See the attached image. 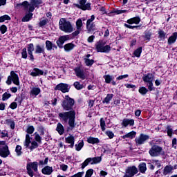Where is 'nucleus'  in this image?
<instances>
[{
	"instance_id": "obj_36",
	"label": "nucleus",
	"mask_w": 177,
	"mask_h": 177,
	"mask_svg": "<svg viewBox=\"0 0 177 177\" xmlns=\"http://www.w3.org/2000/svg\"><path fill=\"white\" fill-rule=\"evenodd\" d=\"M172 171H174V166L167 165L163 169V175H168V174H170Z\"/></svg>"
},
{
	"instance_id": "obj_25",
	"label": "nucleus",
	"mask_w": 177,
	"mask_h": 177,
	"mask_svg": "<svg viewBox=\"0 0 177 177\" xmlns=\"http://www.w3.org/2000/svg\"><path fill=\"white\" fill-rule=\"evenodd\" d=\"M177 39V32H174L172 35L169 37L167 40L168 45H172V44H175Z\"/></svg>"
},
{
	"instance_id": "obj_49",
	"label": "nucleus",
	"mask_w": 177,
	"mask_h": 177,
	"mask_svg": "<svg viewBox=\"0 0 177 177\" xmlns=\"http://www.w3.org/2000/svg\"><path fill=\"white\" fill-rule=\"evenodd\" d=\"M12 18H10V16L8 15H4L1 17H0V23H3L6 20L10 21Z\"/></svg>"
},
{
	"instance_id": "obj_56",
	"label": "nucleus",
	"mask_w": 177,
	"mask_h": 177,
	"mask_svg": "<svg viewBox=\"0 0 177 177\" xmlns=\"http://www.w3.org/2000/svg\"><path fill=\"white\" fill-rule=\"evenodd\" d=\"M120 15V10H117L115 8H113V10H111L110 12L107 14V16L109 17H111L113 16L112 15Z\"/></svg>"
},
{
	"instance_id": "obj_58",
	"label": "nucleus",
	"mask_w": 177,
	"mask_h": 177,
	"mask_svg": "<svg viewBox=\"0 0 177 177\" xmlns=\"http://www.w3.org/2000/svg\"><path fill=\"white\" fill-rule=\"evenodd\" d=\"M147 84H148V90H149L150 92H151V91H156V87H153V80L148 82Z\"/></svg>"
},
{
	"instance_id": "obj_38",
	"label": "nucleus",
	"mask_w": 177,
	"mask_h": 177,
	"mask_svg": "<svg viewBox=\"0 0 177 177\" xmlns=\"http://www.w3.org/2000/svg\"><path fill=\"white\" fill-rule=\"evenodd\" d=\"M32 18V13L29 12L28 14H26L21 19V21L23 23H26L27 21H30V20H31V19Z\"/></svg>"
},
{
	"instance_id": "obj_42",
	"label": "nucleus",
	"mask_w": 177,
	"mask_h": 177,
	"mask_svg": "<svg viewBox=\"0 0 177 177\" xmlns=\"http://www.w3.org/2000/svg\"><path fill=\"white\" fill-rule=\"evenodd\" d=\"M138 92L139 93H140V95H142V96H145V95H146L147 92H149V89H147L145 86H141L138 89Z\"/></svg>"
},
{
	"instance_id": "obj_31",
	"label": "nucleus",
	"mask_w": 177,
	"mask_h": 177,
	"mask_svg": "<svg viewBox=\"0 0 177 177\" xmlns=\"http://www.w3.org/2000/svg\"><path fill=\"white\" fill-rule=\"evenodd\" d=\"M74 48H75V44L73 43H68L64 46L65 52H71V50H73Z\"/></svg>"
},
{
	"instance_id": "obj_30",
	"label": "nucleus",
	"mask_w": 177,
	"mask_h": 177,
	"mask_svg": "<svg viewBox=\"0 0 177 177\" xmlns=\"http://www.w3.org/2000/svg\"><path fill=\"white\" fill-rule=\"evenodd\" d=\"M138 169L141 174H146V171H147L146 162H140L138 167Z\"/></svg>"
},
{
	"instance_id": "obj_52",
	"label": "nucleus",
	"mask_w": 177,
	"mask_h": 177,
	"mask_svg": "<svg viewBox=\"0 0 177 177\" xmlns=\"http://www.w3.org/2000/svg\"><path fill=\"white\" fill-rule=\"evenodd\" d=\"M17 6H23L24 9H28L30 6V3H28V1H24L22 3H18Z\"/></svg>"
},
{
	"instance_id": "obj_15",
	"label": "nucleus",
	"mask_w": 177,
	"mask_h": 177,
	"mask_svg": "<svg viewBox=\"0 0 177 177\" xmlns=\"http://www.w3.org/2000/svg\"><path fill=\"white\" fill-rule=\"evenodd\" d=\"M74 71L75 73L76 77L80 78V80H86V76H85V73H84V71L81 69L80 66H77L75 68Z\"/></svg>"
},
{
	"instance_id": "obj_41",
	"label": "nucleus",
	"mask_w": 177,
	"mask_h": 177,
	"mask_svg": "<svg viewBox=\"0 0 177 177\" xmlns=\"http://www.w3.org/2000/svg\"><path fill=\"white\" fill-rule=\"evenodd\" d=\"M84 60L86 66H87L88 67H91V66L93 65V63H95L94 59H91L89 58H84Z\"/></svg>"
},
{
	"instance_id": "obj_10",
	"label": "nucleus",
	"mask_w": 177,
	"mask_h": 177,
	"mask_svg": "<svg viewBox=\"0 0 177 177\" xmlns=\"http://www.w3.org/2000/svg\"><path fill=\"white\" fill-rule=\"evenodd\" d=\"M150 139V136L149 135H146L144 133H140L138 138L135 139L136 146H141V145H144L146 140H149Z\"/></svg>"
},
{
	"instance_id": "obj_3",
	"label": "nucleus",
	"mask_w": 177,
	"mask_h": 177,
	"mask_svg": "<svg viewBox=\"0 0 177 177\" xmlns=\"http://www.w3.org/2000/svg\"><path fill=\"white\" fill-rule=\"evenodd\" d=\"M59 30L64 31V32H73L74 31V28L71 25V22L66 20L65 18H62L59 20Z\"/></svg>"
},
{
	"instance_id": "obj_29",
	"label": "nucleus",
	"mask_w": 177,
	"mask_h": 177,
	"mask_svg": "<svg viewBox=\"0 0 177 177\" xmlns=\"http://www.w3.org/2000/svg\"><path fill=\"white\" fill-rule=\"evenodd\" d=\"M55 131L58 132L59 135H64V126L60 122H58L57 124V127L55 129Z\"/></svg>"
},
{
	"instance_id": "obj_43",
	"label": "nucleus",
	"mask_w": 177,
	"mask_h": 177,
	"mask_svg": "<svg viewBox=\"0 0 177 177\" xmlns=\"http://www.w3.org/2000/svg\"><path fill=\"white\" fill-rule=\"evenodd\" d=\"M82 26H84V24H82V19L81 18H79L76 21V28H77V30H82Z\"/></svg>"
},
{
	"instance_id": "obj_50",
	"label": "nucleus",
	"mask_w": 177,
	"mask_h": 177,
	"mask_svg": "<svg viewBox=\"0 0 177 177\" xmlns=\"http://www.w3.org/2000/svg\"><path fill=\"white\" fill-rule=\"evenodd\" d=\"M6 122L7 125H10L11 129H15V121L10 119H7L6 120Z\"/></svg>"
},
{
	"instance_id": "obj_40",
	"label": "nucleus",
	"mask_w": 177,
	"mask_h": 177,
	"mask_svg": "<svg viewBox=\"0 0 177 177\" xmlns=\"http://www.w3.org/2000/svg\"><path fill=\"white\" fill-rule=\"evenodd\" d=\"M35 142H38L39 145H42V137L37 132L34 133Z\"/></svg>"
},
{
	"instance_id": "obj_24",
	"label": "nucleus",
	"mask_w": 177,
	"mask_h": 177,
	"mask_svg": "<svg viewBox=\"0 0 177 177\" xmlns=\"http://www.w3.org/2000/svg\"><path fill=\"white\" fill-rule=\"evenodd\" d=\"M53 172V167L50 166H45L41 169V174H43V175H52Z\"/></svg>"
},
{
	"instance_id": "obj_35",
	"label": "nucleus",
	"mask_w": 177,
	"mask_h": 177,
	"mask_svg": "<svg viewBox=\"0 0 177 177\" xmlns=\"http://www.w3.org/2000/svg\"><path fill=\"white\" fill-rule=\"evenodd\" d=\"M114 95L113 94H107L106 97L102 100L103 104H109L110 101L113 99Z\"/></svg>"
},
{
	"instance_id": "obj_22",
	"label": "nucleus",
	"mask_w": 177,
	"mask_h": 177,
	"mask_svg": "<svg viewBox=\"0 0 177 177\" xmlns=\"http://www.w3.org/2000/svg\"><path fill=\"white\" fill-rule=\"evenodd\" d=\"M126 23H127V24H130V25L139 24V23H140V17L137 16V17L130 18V19H127Z\"/></svg>"
},
{
	"instance_id": "obj_17",
	"label": "nucleus",
	"mask_w": 177,
	"mask_h": 177,
	"mask_svg": "<svg viewBox=\"0 0 177 177\" xmlns=\"http://www.w3.org/2000/svg\"><path fill=\"white\" fill-rule=\"evenodd\" d=\"M46 49L48 52L51 50H57V46L55 44H53L50 40L46 41Z\"/></svg>"
},
{
	"instance_id": "obj_34",
	"label": "nucleus",
	"mask_w": 177,
	"mask_h": 177,
	"mask_svg": "<svg viewBox=\"0 0 177 177\" xmlns=\"http://www.w3.org/2000/svg\"><path fill=\"white\" fill-rule=\"evenodd\" d=\"M24 99H26V94L24 93V92H21L20 95H18V97L17 98H15V102H17L19 103V104H21V103H23V100H24Z\"/></svg>"
},
{
	"instance_id": "obj_47",
	"label": "nucleus",
	"mask_w": 177,
	"mask_h": 177,
	"mask_svg": "<svg viewBox=\"0 0 177 177\" xmlns=\"http://www.w3.org/2000/svg\"><path fill=\"white\" fill-rule=\"evenodd\" d=\"M48 23H49V20L48 19H43L39 22V27L44 28V27H45Z\"/></svg>"
},
{
	"instance_id": "obj_54",
	"label": "nucleus",
	"mask_w": 177,
	"mask_h": 177,
	"mask_svg": "<svg viewBox=\"0 0 177 177\" xmlns=\"http://www.w3.org/2000/svg\"><path fill=\"white\" fill-rule=\"evenodd\" d=\"M15 152L17 153V156H20L21 154H23V151H21V146L17 145L15 148Z\"/></svg>"
},
{
	"instance_id": "obj_37",
	"label": "nucleus",
	"mask_w": 177,
	"mask_h": 177,
	"mask_svg": "<svg viewBox=\"0 0 177 177\" xmlns=\"http://www.w3.org/2000/svg\"><path fill=\"white\" fill-rule=\"evenodd\" d=\"M42 0H30V5L36 8H39V5H42Z\"/></svg>"
},
{
	"instance_id": "obj_6",
	"label": "nucleus",
	"mask_w": 177,
	"mask_h": 177,
	"mask_svg": "<svg viewBox=\"0 0 177 177\" xmlns=\"http://www.w3.org/2000/svg\"><path fill=\"white\" fill-rule=\"evenodd\" d=\"M96 51L100 53H110L111 47L110 45L104 46V44H102L101 41H97L95 44Z\"/></svg>"
},
{
	"instance_id": "obj_9",
	"label": "nucleus",
	"mask_w": 177,
	"mask_h": 177,
	"mask_svg": "<svg viewBox=\"0 0 177 177\" xmlns=\"http://www.w3.org/2000/svg\"><path fill=\"white\" fill-rule=\"evenodd\" d=\"M70 39H71V38H70V35H68L60 36L56 41L57 48L59 49H63V45H64V42L70 41Z\"/></svg>"
},
{
	"instance_id": "obj_21",
	"label": "nucleus",
	"mask_w": 177,
	"mask_h": 177,
	"mask_svg": "<svg viewBox=\"0 0 177 177\" xmlns=\"http://www.w3.org/2000/svg\"><path fill=\"white\" fill-rule=\"evenodd\" d=\"M154 80V75L153 73H148L143 75L142 80L145 84L147 82H150V81H153Z\"/></svg>"
},
{
	"instance_id": "obj_14",
	"label": "nucleus",
	"mask_w": 177,
	"mask_h": 177,
	"mask_svg": "<svg viewBox=\"0 0 177 177\" xmlns=\"http://www.w3.org/2000/svg\"><path fill=\"white\" fill-rule=\"evenodd\" d=\"M35 55H43L44 57H46V53L45 52V46L37 44L35 50Z\"/></svg>"
},
{
	"instance_id": "obj_27",
	"label": "nucleus",
	"mask_w": 177,
	"mask_h": 177,
	"mask_svg": "<svg viewBox=\"0 0 177 177\" xmlns=\"http://www.w3.org/2000/svg\"><path fill=\"white\" fill-rule=\"evenodd\" d=\"M87 143H89V145H97V143H100V140L97 138L90 136L87 138Z\"/></svg>"
},
{
	"instance_id": "obj_13",
	"label": "nucleus",
	"mask_w": 177,
	"mask_h": 177,
	"mask_svg": "<svg viewBox=\"0 0 177 177\" xmlns=\"http://www.w3.org/2000/svg\"><path fill=\"white\" fill-rule=\"evenodd\" d=\"M153 35V30L151 29L146 30L143 35H142V38L143 40L147 42H150L151 41V36Z\"/></svg>"
},
{
	"instance_id": "obj_62",
	"label": "nucleus",
	"mask_w": 177,
	"mask_h": 177,
	"mask_svg": "<svg viewBox=\"0 0 177 177\" xmlns=\"http://www.w3.org/2000/svg\"><path fill=\"white\" fill-rule=\"evenodd\" d=\"M92 175H93V169H89L86 171L84 177H92Z\"/></svg>"
},
{
	"instance_id": "obj_60",
	"label": "nucleus",
	"mask_w": 177,
	"mask_h": 177,
	"mask_svg": "<svg viewBox=\"0 0 177 177\" xmlns=\"http://www.w3.org/2000/svg\"><path fill=\"white\" fill-rule=\"evenodd\" d=\"M38 146L39 145H38V142H37V141H32L31 142V146L30 147V149L32 151L35 149H38Z\"/></svg>"
},
{
	"instance_id": "obj_16",
	"label": "nucleus",
	"mask_w": 177,
	"mask_h": 177,
	"mask_svg": "<svg viewBox=\"0 0 177 177\" xmlns=\"http://www.w3.org/2000/svg\"><path fill=\"white\" fill-rule=\"evenodd\" d=\"M138 172H139V170H138L136 166H130L126 169V174H128L131 177H134Z\"/></svg>"
},
{
	"instance_id": "obj_32",
	"label": "nucleus",
	"mask_w": 177,
	"mask_h": 177,
	"mask_svg": "<svg viewBox=\"0 0 177 177\" xmlns=\"http://www.w3.org/2000/svg\"><path fill=\"white\" fill-rule=\"evenodd\" d=\"M136 136V131H132L127 134H125L122 136V139H127V138H129V139H133Z\"/></svg>"
},
{
	"instance_id": "obj_28",
	"label": "nucleus",
	"mask_w": 177,
	"mask_h": 177,
	"mask_svg": "<svg viewBox=\"0 0 177 177\" xmlns=\"http://www.w3.org/2000/svg\"><path fill=\"white\" fill-rule=\"evenodd\" d=\"M158 39L159 41H165V39L167 38V32H165L164 30L159 29L158 31Z\"/></svg>"
},
{
	"instance_id": "obj_20",
	"label": "nucleus",
	"mask_w": 177,
	"mask_h": 177,
	"mask_svg": "<svg viewBox=\"0 0 177 177\" xmlns=\"http://www.w3.org/2000/svg\"><path fill=\"white\" fill-rule=\"evenodd\" d=\"M128 125H130V127H133L135 125V120L128 118L123 119L122 126L124 127V128H127Z\"/></svg>"
},
{
	"instance_id": "obj_63",
	"label": "nucleus",
	"mask_w": 177,
	"mask_h": 177,
	"mask_svg": "<svg viewBox=\"0 0 177 177\" xmlns=\"http://www.w3.org/2000/svg\"><path fill=\"white\" fill-rule=\"evenodd\" d=\"M105 134L106 135V136H108V138L109 139H113V138H114V133H113V131L108 130L105 132Z\"/></svg>"
},
{
	"instance_id": "obj_55",
	"label": "nucleus",
	"mask_w": 177,
	"mask_h": 177,
	"mask_svg": "<svg viewBox=\"0 0 177 177\" xmlns=\"http://www.w3.org/2000/svg\"><path fill=\"white\" fill-rule=\"evenodd\" d=\"M120 15V10H117L115 8H113V10H111L110 12L107 14V16L109 17H111L113 16L112 15Z\"/></svg>"
},
{
	"instance_id": "obj_39",
	"label": "nucleus",
	"mask_w": 177,
	"mask_h": 177,
	"mask_svg": "<svg viewBox=\"0 0 177 177\" xmlns=\"http://www.w3.org/2000/svg\"><path fill=\"white\" fill-rule=\"evenodd\" d=\"M142 50H143V47L140 46L136 49L133 53L136 57H140L142 55Z\"/></svg>"
},
{
	"instance_id": "obj_26",
	"label": "nucleus",
	"mask_w": 177,
	"mask_h": 177,
	"mask_svg": "<svg viewBox=\"0 0 177 177\" xmlns=\"http://www.w3.org/2000/svg\"><path fill=\"white\" fill-rule=\"evenodd\" d=\"M86 28L87 30V34H93L95 31H96V24H91L90 25H86Z\"/></svg>"
},
{
	"instance_id": "obj_53",
	"label": "nucleus",
	"mask_w": 177,
	"mask_h": 177,
	"mask_svg": "<svg viewBox=\"0 0 177 177\" xmlns=\"http://www.w3.org/2000/svg\"><path fill=\"white\" fill-rule=\"evenodd\" d=\"M30 143H31V138L30 137V134H26L25 140V146L28 147V146H30Z\"/></svg>"
},
{
	"instance_id": "obj_59",
	"label": "nucleus",
	"mask_w": 177,
	"mask_h": 177,
	"mask_svg": "<svg viewBox=\"0 0 177 177\" xmlns=\"http://www.w3.org/2000/svg\"><path fill=\"white\" fill-rule=\"evenodd\" d=\"M95 16L93 15L91 16V18L87 19L86 21V26H89L90 24H95V22H93V21L95 20Z\"/></svg>"
},
{
	"instance_id": "obj_7",
	"label": "nucleus",
	"mask_w": 177,
	"mask_h": 177,
	"mask_svg": "<svg viewBox=\"0 0 177 177\" xmlns=\"http://www.w3.org/2000/svg\"><path fill=\"white\" fill-rule=\"evenodd\" d=\"M102 161V157L97 156L94 158H86L84 162L82 164V169H84L86 167H88L89 164L91 165H93L95 164H99Z\"/></svg>"
},
{
	"instance_id": "obj_12",
	"label": "nucleus",
	"mask_w": 177,
	"mask_h": 177,
	"mask_svg": "<svg viewBox=\"0 0 177 177\" xmlns=\"http://www.w3.org/2000/svg\"><path fill=\"white\" fill-rule=\"evenodd\" d=\"M10 156V150H9V146H0V157L2 158H7Z\"/></svg>"
},
{
	"instance_id": "obj_19",
	"label": "nucleus",
	"mask_w": 177,
	"mask_h": 177,
	"mask_svg": "<svg viewBox=\"0 0 177 177\" xmlns=\"http://www.w3.org/2000/svg\"><path fill=\"white\" fill-rule=\"evenodd\" d=\"M65 143H68V147H70L71 149H73L74 147V143H75V138H74V136H69L65 138Z\"/></svg>"
},
{
	"instance_id": "obj_4",
	"label": "nucleus",
	"mask_w": 177,
	"mask_h": 177,
	"mask_svg": "<svg viewBox=\"0 0 177 177\" xmlns=\"http://www.w3.org/2000/svg\"><path fill=\"white\" fill-rule=\"evenodd\" d=\"M149 154L151 156V157H158L160 154L164 156L165 152L162 151V148L160 147V145H153L149 149Z\"/></svg>"
},
{
	"instance_id": "obj_2",
	"label": "nucleus",
	"mask_w": 177,
	"mask_h": 177,
	"mask_svg": "<svg viewBox=\"0 0 177 177\" xmlns=\"http://www.w3.org/2000/svg\"><path fill=\"white\" fill-rule=\"evenodd\" d=\"M48 161H49V158L46 157L44 160H39L30 162L26 164L27 174L30 177H34V172H38V165L39 167H44V165H48Z\"/></svg>"
},
{
	"instance_id": "obj_8",
	"label": "nucleus",
	"mask_w": 177,
	"mask_h": 177,
	"mask_svg": "<svg viewBox=\"0 0 177 177\" xmlns=\"http://www.w3.org/2000/svg\"><path fill=\"white\" fill-rule=\"evenodd\" d=\"M87 0H77L78 3H73V6L77 9H81V10H92L91 7V3H86Z\"/></svg>"
},
{
	"instance_id": "obj_18",
	"label": "nucleus",
	"mask_w": 177,
	"mask_h": 177,
	"mask_svg": "<svg viewBox=\"0 0 177 177\" xmlns=\"http://www.w3.org/2000/svg\"><path fill=\"white\" fill-rule=\"evenodd\" d=\"M103 78L105 80V84H112L113 86L117 85V83L113 80L114 76L111 75H104Z\"/></svg>"
},
{
	"instance_id": "obj_44",
	"label": "nucleus",
	"mask_w": 177,
	"mask_h": 177,
	"mask_svg": "<svg viewBox=\"0 0 177 177\" xmlns=\"http://www.w3.org/2000/svg\"><path fill=\"white\" fill-rule=\"evenodd\" d=\"M76 151H81L82 147H84V140L75 145Z\"/></svg>"
},
{
	"instance_id": "obj_23",
	"label": "nucleus",
	"mask_w": 177,
	"mask_h": 177,
	"mask_svg": "<svg viewBox=\"0 0 177 177\" xmlns=\"http://www.w3.org/2000/svg\"><path fill=\"white\" fill-rule=\"evenodd\" d=\"M31 77H39V75H44V71L38 68H34L33 71L30 73Z\"/></svg>"
},
{
	"instance_id": "obj_57",
	"label": "nucleus",
	"mask_w": 177,
	"mask_h": 177,
	"mask_svg": "<svg viewBox=\"0 0 177 177\" xmlns=\"http://www.w3.org/2000/svg\"><path fill=\"white\" fill-rule=\"evenodd\" d=\"M22 59H27L28 57V55L27 54V48H24L21 53Z\"/></svg>"
},
{
	"instance_id": "obj_1",
	"label": "nucleus",
	"mask_w": 177,
	"mask_h": 177,
	"mask_svg": "<svg viewBox=\"0 0 177 177\" xmlns=\"http://www.w3.org/2000/svg\"><path fill=\"white\" fill-rule=\"evenodd\" d=\"M74 104H75V100L70 97L69 95H66L65 99L61 104L63 110L66 112L59 113L58 114V118L62 122H64V124H67L68 122L69 127H67V132H68V131H73L77 125V123H75V110H74Z\"/></svg>"
},
{
	"instance_id": "obj_5",
	"label": "nucleus",
	"mask_w": 177,
	"mask_h": 177,
	"mask_svg": "<svg viewBox=\"0 0 177 177\" xmlns=\"http://www.w3.org/2000/svg\"><path fill=\"white\" fill-rule=\"evenodd\" d=\"M12 82H13L15 85H20L19 75H17V73H15L14 71H10V75L8 76L7 80L6 81L7 85H12Z\"/></svg>"
},
{
	"instance_id": "obj_46",
	"label": "nucleus",
	"mask_w": 177,
	"mask_h": 177,
	"mask_svg": "<svg viewBox=\"0 0 177 177\" xmlns=\"http://www.w3.org/2000/svg\"><path fill=\"white\" fill-rule=\"evenodd\" d=\"M73 86L77 89V91H81V89H84V85L80 84V82H75L73 83Z\"/></svg>"
},
{
	"instance_id": "obj_33",
	"label": "nucleus",
	"mask_w": 177,
	"mask_h": 177,
	"mask_svg": "<svg viewBox=\"0 0 177 177\" xmlns=\"http://www.w3.org/2000/svg\"><path fill=\"white\" fill-rule=\"evenodd\" d=\"M39 93H41L39 87H33L30 92V95H32V96H38Z\"/></svg>"
},
{
	"instance_id": "obj_64",
	"label": "nucleus",
	"mask_w": 177,
	"mask_h": 177,
	"mask_svg": "<svg viewBox=\"0 0 177 177\" xmlns=\"http://www.w3.org/2000/svg\"><path fill=\"white\" fill-rule=\"evenodd\" d=\"M34 44L30 43L28 45V53H32V51L34 50Z\"/></svg>"
},
{
	"instance_id": "obj_61",
	"label": "nucleus",
	"mask_w": 177,
	"mask_h": 177,
	"mask_svg": "<svg viewBox=\"0 0 177 177\" xmlns=\"http://www.w3.org/2000/svg\"><path fill=\"white\" fill-rule=\"evenodd\" d=\"M166 129L167 136H169L171 138V136H172V133H174V130L172 129V128H171V126L169 125L167 127Z\"/></svg>"
},
{
	"instance_id": "obj_11",
	"label": "nucleus",
	"mask_w": 177,
	"mask_h": 177,
	"mask_svg": "<svg viewBox=\"0 0 177 177\" xmlns=\"http://www.w3.org/2000/svg\"><path fill=\"white\" fill-rule=\"evenodd\" d=\"M55 91H60L62 93H67L70 92L68 84L66 83H59L55 87Z\"/></svg>"
},
{
	"instance_id": "obj_45",
	"label": "nucleus",
	"mask_w": 177,
	"mask_h": 177,
	"mask_svg": "<svg viewBox=\"0 0 177 177\" xmlns=\"http://www.w3.org/2000/svg\"><path fill=\"white\" fill-rule=\"evenodd\" d=\"M35 131V128L34 127V126L31 125L28 127V128L26 130V132L27 133V135H32Z\"/></svg>"
},
{
	"instance_id": "obj_48",
	"label": "nucleus",
	"mask_w": 177,
	"mask_h": 177,
	"mask_svg": "<svg viewBox=\"0 0 177 177\" xmlns=\"http://www.w3.org/2000/svg\"><path fill=\"white\" fill-rule=\"evenodd\" d=\"M100 122L101 131L104 132V131H106V122L104 121V119H103V118H101Z\"/></svg>"
},
{
	"instance_id": "obj_51",
	"label": "nucleus",
	"mask_w": 177,
	"mask_h": 177,
	"mask_svg": "<svg viewBox=\"0 0 177 177\" xmlns=\"http://www.w3.org/2000/svg\"><path fill=\"white\" fill-rule=\"evenodd\" d=\"M10 97H12V94L8 93V92H5L3 95H2V100L3 102H5L6 100H8V99H10Z\"/></svg>"
}]
</instances>
